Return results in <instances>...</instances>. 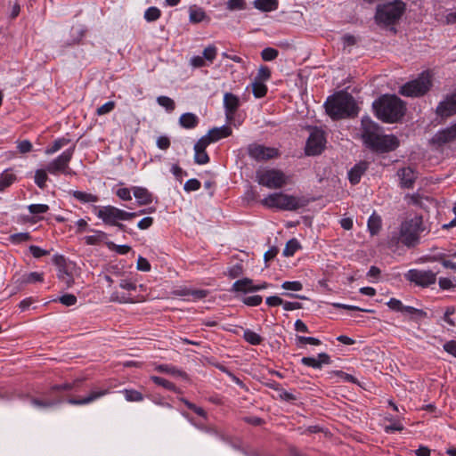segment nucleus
I'll use <instances>...</instances> for the list:
<instances>
[{
    "instance_id": "7ed1b4c3",
    "label": "nucleus",
    "mask_w": 456,
    "mask_h": 456,
    "mask_svg": "<svg viewBox=\"0 0 456 456\" xmlns=\"http://www.w3.org/2000/svg\"><path fill=\"white\" fill-rule=\"evenodd\" d=\"M376 116L386 123L397 122L405 112L404 102L395 95H383L373 102Z\"/></svg>"
},
{
    "instance_id": "774afa93",
    "label": "nucleus",
    "mask_w": 456,
    "mask_h": 456,
    "mask_svg": "<svg viewBox=\"0 0 456 456\" xmlns=\"http://www.w3.org/2000/svg\"><path fill=\"white\" fill-rule=\"evenodd\" d=\"M444 350L447 352L448 354H452L456 358V341L455 340H450L447 341L443 346Z\"/></svg>"
},
{
    "instance_id": "423d86ee",
    "label": "nucleus",
    "mask_w": 456,
    "mask_h": 456,
    "mask_svg": "<svg viewBox=\"0 0 456 456\" xmlns=\"http://www.w3.org/2000/svg\"><path fill=\"white\" fill-rule=\"evenodd\" d=\"M268 208H277L281 210L293 211L305 206V200L284 193H273L262 200Z\"/></svg>"
},
{
    "instance_id": "a211bd4d",
    "label": "nucleus",
    "mask_w": 456,
    "mask_h": 456,
    "mask_svg": "<svg viewBox=\"0 0 456 456\" xmlns=\"http://www.w3.org/2000/svg\"><path fill=\"white\" fill-rule=\"evenodd\" d=\"M397 175L400 179V185L403 188H412L417 179L415 171L410 167H403L397 171Z\"/></svg>"
},
{
    "instance_id": "bf43d9fd",
    "label": "nucleus",
    "mask_w": 456,
    "mask_h": 456,
    "mask_svg": "<svg viewBox=\"0 0 456 456\" xmlns=\"http://www.w3.org/2000/svg\"><path fill=\"white\" fill-rule=\"evenodd\" d=\"M194 160L199 165H205L209 162V157L206 151H195Z\"/></svg>"
},
{
    "instance_id": "864d4df0",
    "label": "nucleus",
    "mask_w": 456,
    "mask_h": 456,
    "mask_svg": "<svg viewBox=\"0 0 456 456\" xmlns=\"http://www.w3.org/2000/svg\"><path fill=\"white\" fill-rule=\"evenodd\" d=\"M110 300L111 302H118V303H120V304H126V303H133L134 302L132 299L127 297L126 295H124V294L120 295L117 291H114V292L111 293Z\"/></svg>"
},
{
    "instance_id": "69168bd1",
    "label": "nucleus",
    "mask_w": 456,
    "mask_h": 456,
    "mask_svg": "<svg viewBox=\"0 0 456 456\" xmlns=\"http://www.w3.org/2000/svg\"><path fill=\"white\" fill-rule=\"evenodd\" d=\"M243 273V267L240 264H236L228 270V275L230 278L234 279L240 276Z\"/></svg>"
},
{
    "instance_id": "a19ab883",
    "label": "nucleus",
    "mask_w": 456,
    "mask_h": 456,
    "mask_svg": "<svg viewBox=\"0 0 456 456\" xmlns=\"http://www.w3.org/2000/svg\"><path fill=\"white\" fill-rule=\"evenodd\" d=\"M157 102L163 108L166 109L167 111L172 112L175 109V103L173 99L168 96H159L157 98Z\"/></svg>"
},
{
    "instance_id": "4468645a",
    "label": "nucleus",
    "mask_w": 456,
    "mask_h": 456,
    "mask_svg": "<svg viewBox=\"0 0 456 456\" xmlns=\"http://www.w3.org/2000/svg\"><path fill=\"white\" fill-rule=\"evenodd\" d=\"M324 133L320 129H314L306 142L305 154L308 156H315L322 153L325 146Z\"/></svg>"
},
{
    "instance_id": "f3484780",
    "label": "nucleus",
    "mask_w": 456,
    "mask_h": 456,
    "mask_svg": "<svg viewBox=\"0 0 456 456\" xmlns=\"http://www.w3.org/2000/svg\"><path fill=\"white\" fill-rule=\"evenodd\" d=\"M456 141V122L445 129L438 131L432 138V142L437 146Z\"/></svg>"
},
{
    "instance_id": "dca6fc26",
    "label": "nucleus",
    "mask_w": 456,
    "mask_h": 456,
    "mask_svg": "<svg viewBox=\"0 0 456 456\" xmlns=\"http://www.w3.org/2000/svg\"><path fill=\"white\" fill-rule=\"evenodd\" d=\"M109 393V387H94L86 396L82 398H69L68 399V403L72 405H86L107 395Z\"/></svg>"
},
{
    "instance_id": "c03bdc74",
    "label": "nucleus",
    "mask_w": 456,
    "mask_h": 456,
    "mask_svg": "<svg viewBox=\"0 0 456 456\" xmlns=\"http://www.w3.org/2000/svg\"><path fill=\"white\" fill-rule=\"evenodd\" d=\"M202 54L206 61L212 63L217 55V48L214 45H210L204 49Z\"/></svg>"
},
{
    "instance_id": "bb28decb",
    "label": "nucleus",
    "mask_w": 456,
    "mask_h": 456,
    "mask_svg": "<svg viewBox=\"0 0 456 456\" xmlns=\"http://www.w3.org/2000/svg\"><path fill=\"white\" fill-rule=\"evenodd\" d=\"M368 231L370 232V235H377L379 231L381 230L382 226V220L381 217L373 212L370 216L368 219Z\"/></svg>"
},
{
    "instance_id": "1a4fd4ad",
    "label": "nucleus",
    "mask_w": 456,
    "mask_h": 456,
    "mask_svg": "<svg viewBox=\"0 0 456 456\" xmlns=\"http://www.w3.org/2000/svg\"><path fill=\"white\" fill-rule=\"evenodd\" d=\"M289 177L280 169L270 168L256 172V181L269 189H280L288 183Z\"/></svg>"
},
{
    "instance_id": "37998d69",
    "label": "nucleus",
    "mask_w": 456,
    "mask_h": 456,
    "mask_svg": "<svg viewBox=\"0 0 456 456\" xmlns=\"http://www.w3.org/2000/svg\"><path fill=\"white\" fill-rule=\"evenodd\" d=\"M252 92L256 98L264 97L267 93V86L260 81H255L252 84Z\"/></svg>"
},
{
    "instance_id": "f8f14e48",
    "label": "nucleus",
    "mask_w": 456,
    "mask_h": 456,
    "mask_svg": "<svg viewBox=\"0 0 456 456\" xmlns=\"http://www.w3.org/2000/svg\"><path fill=\"white\" fill-rule=\"evenodd\" d=\"M53 264L57 266V277L67 289L74 284V276L72 274V263H68L61 255H55L53 257Z\"/></svg>"
},
{
    "instance_id": "72a5a7b5",
    "label": "nucleus",
    "mask_w": 456,
    "mask_h": 456,
    "mask_svg": "<svg viewBox=\"0 0 456 456\" xmlns=\"http://www.w3.org/2000/svg\"><path fill=\"white\" fill-rule=\"evenodd\" d=\"M73 197L82 203H94L98 201V197L94 194L80 191H73L71 192Z\"/></svg>"
},
{
    "instance_id": "c756f323",
    "label": "nucleus",
    "mask_w": 456,
    "mask_h": 456,
    "mask_svg": "<svg viewBox=\"0 0 456 456\" xmlns=\"http://www.w3.org/2000/svg\"><path fill=\"white\" fill-rule=\"evenodd\" d=\"M60 403H61V401H58V400H50V399H43V398H36V397H33L30 399L31 405L39 410H46L49 408H53L55 405L59 404Z\"/></svg>"
},
{
    "instance_id": "473e14b6",
    "label": "nucleus",
    "mask_w": 456,
    "mask_h": 456,
    "mask_svg": "<svg viewBox=\"0 0 456 456\" xmlns=\"http://www.w3.org/2000/svg\"><path fill=\"white\" fill-rule=\"evenodd\" d=\"M190 15L189 20L191 23H199L203 21L206 18V12L202 8H198L196 6L190 7L189 10Z\"/></svg>"
},
{
    "instance_id": "5fc2aeb1",
    "label": "nucleus",
    "mask_w": 456,
    "mask_h": 456,
    "mask_svg": "<svg viewBox=\"0 0 456 456\" xmlns=\"http://www.w3.org/2000/svg\"><path fill=\"white\" fill-rule=\"evenodd\" d=\"M211 143L208 137L206 135L202 136L194 145V151H206L207 147Z\"/></svg>"
},
{
    "instance_id": "0e129e2a",
    "label": "nucleus",
    "mask_w": 456,
    "mask_h": 456,
    "mask_svg": "<svg viewBox=\"0 0 456 456\" xmlns=\"http://www.w3.org/2000/svg\"><path fill=\"white\" fill-rule=\"evenodd\" d=\"M170 139L167 135H161L157 138L156 144L160 150L166 151L170 147Z\"/></svg>"
},
{
    "instance_id": "49530a36",
    "label": "nucleus",
    "mask_w": 456,
    "mask_h": 456,
    "mask_svg": "<svg viewBox=\"0 0 456 456\" xmlns=\"http://www.w3.org/2000/svg\"><path fill=\"white\" fill-rule=\"evenodd\" d=\"M31 239V236L28 232H19L12 234L9 237V240L13 244H20L25 241H28Z\"/></svg>"
},
{
    "instance_id": "aec40b11",
    "label": "nucleus",
    "mask_w": 456,
    "mask_h": 456,
    "mask_svg": "<svg viewBox=\"0 0 456 456\" xmlns=\"http://www.w3.org/2000/svg\"><path fill=\"white\" fill-rule=\"evenodd\" d=\"M368 162L366 161H361L354 165L348 172V179L352 184H357L362 175L366 172L368 169Z\"/></svg>"
},
{
    "instance_id": "f03ea898",
    "label": "nucleus",
    "mask_w": 456,
    "mask_h": 456,
    "mask_svg": "<svg viewBox=\"0 0 456 456\" xmlns=\"http://www.w3.org/2000/svg\"><path fill=\"white\" fill-rule=\"evenodd\" d=\"M426 231L421 216L407 218L400 224L399 232L390 239L392 245L400 242L408 248L415 247L419 242L420 234Z\"/></svg>"
},
{
    "instance_id": "5701e85b",
    "label": "nucleus",
    "mask_w": 456,
    "mask_h": 456,
    "mask_svg": "<svg viewBox=\"0 0 456 456\" xmlns=\"http://www.w3.org/2000/svg\"><path fill=\"white\" fill-rule=\"evenodd\" d=\"M232 128L228 126H223L220 127H214L210 129L207 136L210 140L211 143L219 141L222 138H226L232 134Z\"/></svg>"
},
{
    "instance_id": "b1692460",
    "label": "nucleus",
    "mask_w": 456,
    "mask_h": 456,
    "mask_svg": "<svg viewBox=\"0 0 456 456\" xmlns=\"http://www.w3.org/2000/svg\"><path fill=\"white\" fill-rule=\"evenodd\" d=\"M199 118L191 112L183 113L180 116L178 123L185 129L195 128L199 125Z\"/></svg>"
},
{
    "instance_id": "e433bc0d",
    "label": "nucleus",
    "mask_w": 456,
    "mask_h": 456,
    "mask_svg": "<svg viewBox=\"0 0 456 456\" xmlns=\"http://www.w3.org/2000/svg\"><path fill=\"white\" fill-rule=\"evenodd\" d=\"M151 379L156 385L163 387L164 388H166L167 390L178 392V389L176 388L175 385L174 383L168 381L167 379H165L158 377V376H151Z\"/></svg>"
},
{
    "instance_id": "7c9ffc66",
    "label": "nucleus",
    "mask_w": 456,
    "mask_h": 456,
    "mask_svg": "<svg viewBox=\"0 0 456 456\" xmlns=\"http://www.w3.org/2000/svg\"><path fill=\"white\" fill-rule=\"evenodd\" d=\"M107 239V234L102 231H94L93 235L84 237L86 245H99Z\"/></svg>"
},
{
    "instance_id": "2eb2a0df",
    "label": "nucleus",
    "mask_w": 456,
    "mask_h": 456,
    "mask_svg": "<svg viewBox=\"0 0 456 456\" xmlns=\"http://www.w3.org/2000/svg\"><path fill=\"white\" fill-rule=\"evenodd\" d=\"M436 113L442 118H447L456 114V89L445 95L436 109Z\"/></svg>"
},
{
    "instance_id": "9d476101",
    "label": "nucleus",
    "mask_w": 456,
    "mask_h": 456,
    "mask_svg": "<svg viewBox=\"0 0 456 456\" xmlns=\"http://www.w3.org/2000/svg\"><path fill=\"white\" fill-rule=\"evenodd\" d=\"M75 152V145L64 151L56 159L50 161L46 166V170L53 175H73L74 172L69 167V162Z\"/></svg>"
},
{
    "instance_id": "8fccbe9b",
    "label": "nucleus",
    "mask_w": 456,
    "mask_h": 456,
    "mask_svg": "<svg viewBox=\"0 0 456 456\" xmlns=\"http://www.w3.org/2000/svg\"><path fill=\"white\" fill-rule=\"evenodd\" d=\"M107 246L110 249H112L120 255L127 254L131 250V247L128 245H116L111 241L107 242Z\"/></svg>"
},
{
    "instance_id": "2f4dec72",
    "label": "nucleus",
    "mask_w": 456,
    "mask_h": 456,
    "mask_svg": "<svg viewBox=\"0 0 456 456\" xmlns=\"http://www.w3.org/2000/svg\"><path fill=\"white\" fill-rule=\"evenodd\" d=\"M70 140L68 139V138H65V137H62V138H58L56 139L53 143L52 145L48 146L45 151V153L46 155H53V153L57 152L58 151H60L61 148H63L64 146L68 145L69 143Z\"/></svg>"
},
{
    "instance_id": "f257e3e1",
    "label": "nucleus",
    "mask_w": 456,
    "mask_h": 456,
    "mask_svg": "<svg viewBox=\"0 0 456 456\" xmlns=\"http://www.w3.org/2000/svg\"><path fill=\"white\" fill-rule=\"evenodd\" d=\"M361 131L363 143L373 151L388 152L399 146V141L395 135L383 134L381 127L369 117L362 118Z\"/></svg>"
},
{
    "instance_id": "603ef678",
    "label": "nucleus",
    "mask_w": 456,
    "mask_h": 456,
    "mask_svg": "<svg viewBox=\"0 0 456 456\" xmlns=\"http://www.w3.org/2000/svg\"><path fill=\"white\" fill-rule=\"evenodd\" d=\"M49 210V206L46 204H32L28 206V211L30 214L37 215L44 214Z\"/></svg>"
},
{
    "instance_id": "cd10ccee",
    "label": "nucleus",
    "mask_w": 456,
    "mask_h": 456,
    "mask_svg": "<svg viewBox=\"0 0 456 456\" xmlns=\"http://www.w3.org/2000/svg\"><path fill=\"white\" fill-rule=\"evenodd\" d=\"M253 5L261 12H272L278 8V0H255Z\"/></svg>"
},
{
    "instance_id": "393cba45",
    "label": "nucleus",
    "mask_w": 456,
    "mask_h": 456,
    "mask_svg": "<svg viewBox=\"0 0 456 456\" xmlns=\"http://www.w3.org/2000/svg\"><path fill=\"white\" fill-rule=\"evenodd\" d=\"M16 180L17 176L12 168L4 170L0 174V192L10 187Z\"/></svg>"
},
{
    "instance_id": "4d7b16f0",
    "label": "nucleus",
    "mask_w": 456,
    "mask_h": 456,
    "mask_svg": "<svg viewBox=\"0 0 456 456\" xmlns=\"http://www.w3.org/2000/svg\"><path fill=\"white\" fill-rule=\"evenodd\" d=\"M262 297L258 295L246 297L242 299V302L249 306H257L262 303Z\"/></svg>"
},
{
    "instance_id": "e2e57ef3",
    "label": "nucleus",
    "mask_w": 456,
    "mask_h": 456,
    "mask_svg": "<svg viewBox=\"0 0 456 456\" xmlns=\"http://www.w3.org/2000/svg\"><path fill=\"white\" fill-rule=\"evenodd\" d=\"M59 301L66 306H71L74 305L77 300L73 294H65L59 298Z\"/></svg>"
},
{
    "instance_id": "13d9d810",
    "label": "nucleus",
    "mask_w": 456,
    "mask_h": 456,
    "mask_svg": "<svg viewBox=\"0 0 456 456\" xmlns=\"http://www.w3.org/2000/svg\"><path fill=\"white\" fill-rule=\"evenodd\" d=\"M281 288L287 290L299 291L303 289V285L300 281H284L281 284Z\"/></svg>"
},
{
    "instance_id": "ea45409f",
    "label": "nucleus",
    "mask_w": 456,
    "mask_h": 456,
    "mask_svg": "<svg viewBox=\"0 0 456 456\" xmlns=\"http://www.w3.org/2000/svg\"><path fill=\"white\" fill-rule=\"evenodd\" d=\"M305 344H310L313 346H319L322 344L321 340L313 338V337H304V336H297L296 337V345L298 347H303Z\"/></svg>"
},
{
    "instance_id": "58836bf2",
    "label": "nucleus",
    "mask_w": 456,
    "mask_h": 456,
    "mask_svg": "<svg viewBox=\"0 0 456 456\" xmlns=\"http://www.w3.org/2000/svg\"><path fill=\"white\" fill-rule=\"evenodd\" d=\"M47 173L46 168L37 169L35 173V183L40 189H44L46 185V181L48 179Z\"/></svg>"
},
{
    "instance_id": "3c124183",
    "label": "nucleus",
    "mask_w": 456,
    "mask_h": 456,
    "mask_svg": "<svg viewBox=\"0 0 456 456\" xmlns=\"http://www.w3.org/2000/svg\"><path fill=\"white\" fill-rule=\"evenodd\" d=\"M115 106H116L115 102L110 101V102L104 103L103 105L100 106L99 108H97L96 114L98 116H102V115L108 114L114 110Z\"/></svg>"
},
{
    "instance_id": "a878e982",
    "label": "nucleus",
    "mask_w": 456,
    "mask_h": 456,
    "mask_svg": "<svg viewBox=\"0 0 456 456\" xmlns=\"http://www.w3.org/2000/svg\"><path fill=\"white\" fill-rule=\"evenodd\" d=\"M155 370L159 372L167 373L175 377H181L184 379L188 378L187 374L184 371L169 364H159L155 367Z\"/></svg>"
},
{
    "instance_id": "39448f33",
    "label": "nucleus",
    "mask_w": 456,
    "mask_h": 456,
    "mask_svg": "<svg viewBox=\"0 0 456 456\" xmlns=\"http://www.w3.org/2000/svg\"><path fill=\"white\" fill-rule=\"evenodd\" d=\"M405 10V4L400 0L378 5L375 20L378 24L392 25L395 24L403 15Z\"/></svg>"
},
{
    "instance_id": "9b49d317",
    "label": "nucleus",
    "mask_w": 456,
    "mask_h": 456,
    "mask_svg": "<svg viewBox=\"0 0 456 456\" xmlns=\"http://www.w3.org/2000/svg\"><path fill=\"white\" fill-rule=\"evenodd\" d=\"M247 152L252 159L257 162L274 159L281 156L279 149L258 143H250L247 148Z\"/></svg>"
},
{
    "instance_id": "09e8293b",
    "label": "nucleus",
    "mask_w": 456,
    "mask_h": 456,
    "mask_svg": "<svg viewBox=\"0 0 456 456\" xmlns=\"http://www.w3.org/2000/svg\"><path fill=\"white\" fill-rule=\"evenodd\" d=\"M278 56V51L272 47H266L261 52V57L265 61H273Z\"/></svg>"
},
{
    "instance_id": "680f3d73",
    "label": "nucleus",
    "mask_w": 456,
    "mask_h": 456,
    "mask_svg": "<svg viewBox=\"0 0 456 456\" xmlns=\"http://www.w3.org/2000/svg\"><path fill=\"white\" fill-rule=\"evenodd\" d=\"M200 188V182L198 179L192 178L188 180L183 186L186 191H197Z\"/></svg>"
},
{
    "instance_id": "052dcab7",
    "label": "nucleus",
    "mask_w": 456,
    "mask_h": 456,
    "mask_svg": "<svg viewBox=\"0 0 456 456\" xmlns=\"http://www.w3.org/2000/svg\"><path fill=\"white\" fill-rule=\"evenodd\" d=\"M28 249L35 258H40L44 256L49 255V251L43 249L36 245L29 246Z\"/></svg>"
},
{
    "instance_id": "6ab92c4d",
    "label": "nucleus",
    "mask_w": 456,
    "mask_h": 456,
    "mask_svg": "<svg viewBox=\"0 0 456 456\" xmlns=\"http://www.w3.org/2000/svg\"><path fill=\"white\" fill-rule=\"evenodd\" d=\"M301 363L307 367H312L314 369H322V365L330 363V357L326 353H321L318 354L317 358L315 357H303L301 359Z\"/></svg>"
},
{
    "instance_id": "6e6d98bb",
    "label": "nucleus",
    "mask_w": 456,
    "mask_h": 456,
    "mask_svg": "<svg viewBox=\"0 0 456 456\" xmlns=\"http://www.w3.org/2000/svg\"><path fill=\"white\" fill-rule=\"evenodd\" d=\"M330 374L338 377L339 379H341L342 380H344L346 382H350V383H354V384L357 383L356 378H354L351 374L346 373L342 370H335V371H332Z\"/></svg>"
},
{
    "instance_id": "de8ad7c7",
    "label": "nucleus",
    "mask_w": 456,
    "mask_h": 456,
    "mask_svg": "<svg viewBox=\"0 0 456 456\" xmlns=\"http://www.w3.org/2000/svg\"><path fill=\"white\" fill-rule=\"evenodd\" d=\"M190 410L193 411L196 414H198L199 416L204 418V419H207V412L205 411V410L201 407H199L197 405H195L194 403L189 402L188 400H186L185 398H181L180 399Z\"/></svg>"
},
{
    "instance_id": "ddd939ff",
    "label": "nucleus",
    "mask_w": 456,
    "mask_h": 456,
    "mask_svg": "<svg viewBox=\"0 0 456 456\" xmlns=\"http://www.w3.org/2000/svg\"><path fill=\"white\" fill-rule=\"evenodd\" d=\"M405 278L418 286L428 287L436 282V273L431 270L411 269L405 274Z\"/></svg>"
},
{
    "instance_id": "20e7f679",
    "label": "nucleus",
    "mask_w": 456,
    "mask_h": 456,
    "mask_svg": "<svg viewBox=\"0 0 456 456\" xmlns=\"http://www.w3.org/2000/svg\"><path fill=\"white\" fill-rule=\"evenodd\" d=\"M326 113L332 119H341L356 114L355 102L349 94L338 93L330 96L324 103Z\"/></svg>"
},
{
    "instance_id": "4be33fe9",
    "label": "nucleus",
    "mask_w": 456,
    "mask_h": 456,
    "mask_svg": "<svg viewBox=\"0 0 456 456\" xmlns=\"http://www.w3.org/2000/svg\"><path fill=\"white\" fill-rule=\"evenodd\" d=\"M232 291L233 292H240L243 294L249 293V292H255V284L253 282V280L249 278H243L240 280L236 281L232 287Z\"/></svg>"
},
{
    "instance_id": "4c0bfd02",
    "label": "nucleus",
    "mask_w": 456,
    "mask_h": 456,
    "mask_svg": "<svg viewBox=\"0 0 456 456\" xmlns=\"http://www.w3.org/2000/svg\"><path fill=\"white\" fill-rule=\"evenodd\" d=\"M300 248V244L297 239H291L287 243L283 249L285 256H292L296 251Z\"/></svg>"
},
{
    "instance_id": "f704fd0d",
    "label": "nucleus",
    "mask_w": 456,
    "mask_h": 456,
    "mask_svg": "<svg viewBox=\"0 0 456 456\" xmlns=\"http://www.w3.org/2000/svg\"><path fill=\"white\" fill-rule=\"evenodd\" d=\"M243 338L253 346L260 345L263 341V338L259 334L248 329L244 330Z\"/></svg>"
},
{
    "instance_id": "c9c22d12",
    "label": "nucleus",
    "mask_w": 456,
    "mask_h": 456,
    "mask_svg": "<svg viewBox=\"0 0 456 456\" xmlns=\"http://www.w3.org/2000/svg\"><path fill=\"white\" fill-rule=\"evenodd\" d=\"M122 393L127 402H142L144 399L143 395L134 389H124Z\"/></svg>"
},
{
    "instance_id": "79ce46f5",
    "label": "nucleus",
    "mask_w": 456,
    "mask_h": 456,
    "mask_svg": "<svg viewBox=\"0 0 456 456\" xmlns=\"http://www.w3.org/2000/svg\"><path fill=\"white\" fill-rule=\"evenodd\" d=\"M160 16H161V11L158 7L151 6V7H149L144 12L143 17L148 22H152V21H156L157 20H159L160 18Z\"/></svg>"
},
{
    "instance_id": "6e6552de",
    "label": "nucleus",
    "mask_w": 456,
    "mask_h": 456,
    "mask_svg": "<svg viewBox=\"0 0 456 456\" xmlns=\"http://www.w3.org/2000/svg\"><path fill=\"white\" fill-rule=\"evenodd\" d=\"M431 86V76L428 72H422L419 77L403 85L399 93L406 97H420L429 91Z\"/></svg>"
},
{
    "instance_id": "a18cd8bd",
    "label": "nucleus",
    "mask_w": 456,
    "mask_h": 456,
    "mask_svg": "<svg viewBox=\"0 0 456 456\" xmlns=\"http://www.w3.org/2000/svg\"><path fill=\"white\" fill-rule=\"evenodd\" d=\"M226 7L229 11H241L247 8L245 0H228Z\"/></svg>"
},
{
    "instance_id": "412c9836",
    "label": "nucleus",
    "mask_w": 456,
    "mask_h": 456,
    "mask_svg": "<svg viewBox=\"0 0 456 456\" xmlns=\"http://www.w3.org/2000/svg\"><path fill=\"white\" fill-rule=\"evenodd\" d=\"M224 104L225 108V114L228 119L232 118L234 112L239 107V99L237 96L231 93H226L224 96Z\"/></svg>"
},
{
    "instance_id": "0eeeda50",
    "label": "nucleus",
    "mask_w": 456,
    "mask_h": 456,
    "mask_svg": "<svg viewBox=\"0 0 456 456\" xmlns=\"http://www.w3.org/2000/svg\"><path fill=\"white\" fill-rule=\"evenodd\" d=\"M145 214V210L137 212H126L113 206H104L98 209L96 216L102 222L109 225L118 224V221H127L136 217L139 215Z\"/></svg>"
},
{
    "instance_id": "338daca9",
    "label": "nucleus",
    "mask_w": 456,
    "mask_h": 456,
    "mask_svg": "<svg viewBox=\"0 0 456 456\" xmlns=\"http://www.w3.org/2000/svg\"><path fill=\"white\" fill-rule=\"evenodd\" d=\"M387 305L393 311L403 312V303L400 300H398L396 298H391L387 303Z\"/></svg>"
},
{
    "instance_id": "c85d7f7f",
    "label": "nucleus",
    "mask_w": 456,
    "mask_h": 456,
    "mask_svg": "<svg viewBox=\"0 0 456 456\" xmlns=\"http://www.w3.org/2000/svg\"><path fill=\"white\" fill-rule=\"evenodd\" d=\"M134 196L138 200L139 205H147L152 202V196L145 188L134 187Z\"/></svg>"
}]
</instances>
